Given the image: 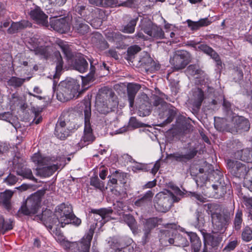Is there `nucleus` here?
Here are the masks:
<instances>
[{
  "label": "nucleus",
  "instance_id": "49530a36",
  "mask_svg": "<svg viewBox=\"0 0 252 252\" xmlns=\"http://www.w3.org/2000/svg\"><path fill=\"white\" fill-rule=\"evenodd\" d=\"M205 206L207 207V211L211 215L212 218L214 214H221L218 212L220 210V206L218 204L209 203L205 204Z\"/></svg>",
  "mask_w": 252,
  "mask_h": 252
},
{
  "label": "nucleus",
  "instance_id": "6e6552de",
  "mask_svg": "<svg viewBox=\"0 0 252 252\" xmlns=\"http://www.w3.org/2000/svg\"><path fill=\"white\" fill-rule=\"evenodd\" d=\"M42 192L37 191L32 194L19 209L18 213L26 216H32L37 213L41 201Z\"/></svg>",
  "mask_w": 252,
  "mask_h": 252
},
{
  "label": "nucleus",
  "instance_id": "9b49d317",
  "mask_svg": "<svg viewBox=\"0 0 252 252\" xmlns=\"http://www.w3.org/2000/svg\"><path fill=\"white\" fill-rule=\"evenodd\" d=\"M141 30L155 40L165 38V33L162 28L153 24L151 21L145 20L141 25Z\"/></svg>",
  "mask_w": 252,
  "mask_h": 252
},
{
  "label": "nucleus",
  "instance_id": "aec40b11",
  "mask_svg": "<svg viewBox=\"0 0 252 252\" xmlns=\"http://www.w3.org/2000/svg\"><path fill=\"white\" fill-rule=\"evenodd\" d=\"M32 41L34 43L32 45V47L30 48L31 50L33 51L34 54L36 55L39 56L42 58L46 59L49 58L51 56V52L50 48L48 46H39V42H35L33 39Z\"/></svg>",
  "mask_w": 252,
  "mask_h": 252
},
{
  "label": "nucleus",
  "instance_id": "20e7f679",
  "mask_svg": "<svg viewBox=\"0 0 252 252\" xmlns=\"http://www.w3.org/2000/svg\"><path fill=\"white\" fill-rule=\"evenodd\" d=\"M173 192L169 190L158 193L156 196L155 207L157 210L161 212H166L168 211L172 206L173 202H178L183 192L180 189L172 186Z\"/></svg>",
  "mask_w": 252,
  "mask_h": 252
},
{
  "label": "nucleus",
  "instance_id": "8fccbe9b",
  "mask_svg": "<svg viewBox=\"0 0 252 252\" xmlns=\"http://www.w3.org/2000/svg\"><path fill=\"white\" fill-rule=\"evenodd\" d=\"M186 71L188 74L191 76L201 74L202 72V70H201L196 64L189 65Z\"/></svg>",
  "mask_w": 252,
  "mask_h": 252
},
{
  "label": "nucleus",
  "instance_id": "7c9ffc66",
  "mask_svg": "<svg viewBox=\"0 0 252 252\" xmlns=\"http://www.w3.org/2000/svg\"><path fill=\"white\" fill-rule=\"evenodd\" d=\"M13 192L6 190L1 192L0 194V202H1L3 206L7 209H11V199L13 196Z\"/></svg>",
  "mask_w": 252,
  "mask_h": 252
},
{
  "label": "nucleus",
  "instance_id": "69168bd1",
  "mask_svg": "<svg viewBox=\"0 0 252 252\" xmlns=\"http://www.w3.org/2000/svg\"><path fill=\"white\" fill-rule=\"evenodd\" d=\"M18 181L17 178L12 174H10L5 179L4 181L9 185H14Z\"/></svg>",
  "mask_w": 252,
  "mask_h": 252
},
{
  "label": "nucleus",
  "instance_id": "bf43d9fd",
  "mask_svg": "<svg viewBox=\"0 0 252 252\" xmlns=\"http://www.w3.org/2000/svg\"><path fill=\"white\" fill-rule=\"evenodd\" d=\"M93 63L90 61V73L88 75L86 78L84 79L83 81L84 83H85L86 81L87 83L93 81L94 75L95 72V67L93 64Z\"/></svg>",
  "mask_w": 252,
  "mask_h": 252
},
{
  "label": "nucleus",
  "instance_id": "5701e85b",
  "mask_svg": "<svg viewBox=\"0 0 252 252\" xmlns=\"http://www.w3.org/2000/svg\"><path fill=\"white\" fill-rule=\"evenodd\" d=\"M51 25L55 30L62 33L67 32L70 29L69 23L63 18L52 21Z\"/></svg>",
  "mask_w": 252,
  "mask_h": 252
},
{
  "label": "nucleus",
  "instance_id": "bb28decb",
  "mask_svg": "<svg viewBox=\"0 0 252 252\" xmlns=\"http://www.w3.org/2000/svg\"><path fill=\"white\" fill-rule=\"evenodd\" d=\"M31 26V24L27 20H22L19 22H13L8 29L7 32L9 34H14L20 30Z\"/></svg>",
  "mask_w": 252,
  "mask_h": 252
},
{
  "label": "nucleus",
  "instance_id": "4d7b16f0",
  "mask_svg": "<svg viewBox=\"0 0 252 252\" xmlns=\"http://www.w3.org/2000/svg\"><path fill=\"white\" fill-rule=\"evenodd\" d=\"M187 234L190 239L191 246L195 245L201 244V241L196 233L190 232H188Z\"/></svg>",
  "mask_w": 252,
  "mask_h": 252
},
{
  "label": "nucleus",
  "instance_id": "f8f14e48",
  "mask_svg": "<svg viewBox=\"0 0 252 252\" xmlns=\"http://www.w3.org/2000/svg\"><path fill=\"white\" fill-rule=\"evenodd\" d=\"M227 164L232 175L236 177L246 178L249 168L245 164L233 159H228Z\"/></svg>",
  "mask_w": 252,
  "mask_h": 252
},
{
  "label": "nucleus",
  "instance_id": "473e14b6",
  "mask_svg": "<svg viewBox=\"0 0 252 252\" xmlns=\"http://www.w3.org/2000/svg\"><path fill=\"white\" fill-rule=\"evenodd\" d=\"M187 23L189 27L193 31L197 30L202 27L207 26L211 23L208 18L201 19L197 22H193L190 20H188Z\"/></svg>",
  "mask_w": 252,
  "mask_h": 252
},
{
  "label": "nucleus",
  "instance_id": "a211bd4d",
  "mask_svg": "<svg viewBox=\"0 0 252 252\" xmlns=\"http://www.w3.org/2000/svg\"><path fill=\"white\" fill-rule=\"evenodd\" d=\"M112 209L106 208L92 210L91 213L95 215L94 216V220H96L97 221L100 220L99 222L96 223V225L99 223L100 226H102L108 220H105V219L109 217V215L112 214Z\"/></svg>",
  "mask_w": 252,
  "mask_h": 252
},
{
  "label": "nucleus",
  "instance_id": "864d4df0",
  "mask_svg": "<svg viewBox=\"0 0 252 252\" xmlns=\"http://www.w3.org/2000/svg\"><path fill=\"white\" fill-rule=\"evenodd\" d=\"M242 239L246 242H249L252 239V230L248 227H246L242 233Z\"/></svg>",
  "mask_w": 252,
  "mask_h": 252
},
{
  "label": "nucleus",
  "instance_id": "393cba45",
  "mask_svg": "<svg viewBox=\"0 0 252 252\" xmlns=\"http://www.w3.org/2000/svg\"><path fill=\"white\" fill-rule=\"evenodd\" d=\"M198 50L210 56L217 63L218 65L221 64V61L218 53L211 47L206 44H201L197 46Z\"/></svg>",
  "mask_w": 252,
  "mask_h": 252
},
{
  "label": "nucleus",
  "instance_id": "e433bc0d",
  "mask_svg": "<svg viewBox=\"0 0 252 252\" xmlns=\"http://www.w3.org/2000/svg\"><path fill=\"white\" fill-rule=\"evenodd\" d=\"M54 54L56 62V73L54 76V77L55 78H58L60 75L61 72L63 69V62L59 51H55Z\"/></svg>",
  "mask_w": 252,
  "mask_h": 252
},
{
  "label": "nucleus",
  "instance_id": "338daca9",
  "mask_svg": "<svg viewBox=\"0 0 252 252\" xmlns=\"http://www.w3.org/2000/svg\"><path fill=\"white\" fill-rule=\"evenodd\" d=\"M114 208L117 210V212L121 214V212L125 210L126 205L122 201H117L114 204Z\"/></svg>",
  "mask_w": 252,
  "mask_h": 252
},
{
  "label": "nucleus",
  "instance_id": "9d476101",
  "mask_svg": "<svg viewBox=\"0 0 252 252\" xmlns=\"http://www.w3.org/2000/svg\"><path fill=\"white\" fill-rule=\"evenodd\" d=\"M230 221L229 215L224 213L214 214L212 218V232L214 233H223Z\"/></svg>",
  "mask_w": 252,
  "mask_h": 252
},
{
  "label": "nucleus",
  "instance_id": "f3484780",
  "mask_svg": "<svg viewBox=\"0 0 252 252\" xmlns=\"http://www.w3.org/2000/svg\"><path fill=\"white\" fill-rule=\"evenodd\" d=\"M94 235V230L91 227L89 232L82 240L76 243V247L78 252H89L91 245V242Z\"/></svg>",
  "mask_w": 252,
  "mask_h": 252
},
{
  "label": "nucleus",
  "instance_id": "3c124183",
  "mask_svg": "<svg viewBox=\"0 0 252 252\" xmlns=\"http://www.w3.org/2000/svg\"><path fill=\"white\" fill-rule=\"evenodd\" d=\"M90 185L100 190H102L104 186L103 182L100 181L97 176L91 177L90 179Z\"/></svg>",
  "mask_w": 252,
  "mask_h": 252
},
{
  "label": "nucleus",
  "instance_id": "603ef678",
  "mask_svg": "<svg viewBox=\"0 0 252 252\" xmlns=\"http://www.w3.org/2000/svg\"><path fill=\"white\" fill-rule=\"evenodd\" d=\"M167 111H168V117L165 120V122L166 124H168L173 121L174 117L177 114V109L176 108L169 104Z\"/></svg>",
  "mask_w": 252,
  "mask_h": 252
},
{
  "label": "nucleus",
  "instance_id": "f257e3e1",
  "mask_svg": "<svg viewBox=\"0 0 252 252\" xmlns=\"http://www.w3.org/2000/svg\"><path fill=\"white\" fill-rule=\"evenodd\" d=\"M50 210H46L43 211L41 215H36L34 217L35 220H41L47 225L50 229H57L59 226L64 227L63 223L72 214L73 211L70 204L63 203L57 206L56 209L55 214L53 215Z\"/></svg>",
  "mask_w": 252,
  "mask_h": 252
},
{
  "label": "nucleus",
  "instance_id": "a19ab883",
  "mask_svg": "<svg viewBox=\"0 0 252 252\" xmlns=\"http://www.w3.org/2000/svg\"><path fill=\"white\" fill-rule=\"evenodd\" d=\"M123 220L128 225L133 233L136 232L137 227L136 221L133 217L130 215H124L123 217Z\"/></svg>",
  "mask_w": 252,
  "mask_h": 252
},
{
  "label": "nucleus",
  "instance_id": "0eeeda50",
  "mask_svg": "<svg viewBox=\"0 0 252 252\" xmlns=\"http://www.w3.org/2000/svg\"><path fill=\"white\" fill-rule=\"evenodd\" d=\"M197 153V148L188 144L182 150L168 155L167 158L172 161L185 164L193 159Z\"/></svg>",
  "mask_w": 252,
  "mask_h": 252
},
{
  "label": "nucleus",
  "instance_id": "c756f323",
  "mask_svg": "<svg viewBox=\"0 0 252 252\" xmlns=\"http://www.w3.org/2000/svg\"><path fill=\"white\" fill-rule=\"evenodd\" d=\"M235 157L245 162L252 163V149H245L238 151L235 153Z\"/></svg>",
  "mask_w": 252,
  "mask_h": 252
},
{
  "label": "nucleus",
  "instance_id": "39448f33",
  "mask_svg": "<svg viewBox=\"0 0 252 252\" xmlns=\"http://www.w3.org/2000/svg\"><path fill=\"white\" fill-rule=\"evenodd\" d=\"M79 89V85L73 80L63 81L59 86L57 97L61 101H67L78 95Z\"/></svg>",
  "mask_w": 252,
  "mask_h": 252
},
{
  "label": "nucleus",
  "instance_id": "dca6fc26",
  "mask_svg": "<svg viewBox=\"0 0 252 252\" xmlns=\"http://www.w3.org/2000/svg\"><path fill=\"white\" fill-rule=\"evenodd\" d=\"M29 14L31 17L38 24L47 27L48 26V16L38 6H35L32 9Z\"/></svg>",
  "mask_w": 252,
  "mask_h": 252
},
{
  "label": "nucleus",
  "instance_id": "a18cd8bd",
  "mask_svg": "<svg viewBox=\"0 0 252 252\" xmlns=\"http://www.w3.org/2000/svg\"><path fill=\"white\" fill-rule=\"evenodd\" d=\"M189 243L187 238L178 234L175 236L174 246L185 247L189 246Z\"/></svg>",
  "mask_w": 252,
  "mask_h": 252
},
{
  "label": "nucleus",
  "instance_id": "ea45409f",
  "mask_svg": "<svg viewBox=\"0 0 252 252\" xmlns=\"http://www.w3.org/2000/svg\"><path fill=\"white\" fill-rule=\"evenodd\" d=\"M153 195L152 191L149 190L143 197L135 201L134 204L138 207L144 206L151 201Z\"/></svg>",
  "mask_w": 252,
  "mask_h": 252
},
{
  "label": "nucleus",
  "instance_id": "5fc2aeb1",
  "mask_svg": "<svg viewBox=\"0 0 252 252\" xmlns=\"http://www.w3.org/2000/svg\"><path fill=\"white\" fill-rule=\"evenodd\" d=\"M114 177L117 179V181H119L122 184H125L126 183V178L127 174L123 172H120L118 170L115 171L113 173Z\"/></svg>",
  "mask_w": 252,
  "mask_h": 252
},
{
  "label": "nucleus",
  "instance_id": "2eb2a0df",
  "mask_svg": "<svg viewBox=\"0 0 252 252\" xmlns=\"http://www.w3.org/2000/svg\"><path fill=\"white\" fill-rule=\"evenodd\" d=\"M221 234L206 233L203 234L205 247L207 245L210 246L214 250H217L220 247L222 241Z\"/></svg>",
  "mask_w": 252,
  "mask_h": 252
},
{
  "label": "nucleus",
  "instance_id": "ddd939ff",
  "mask_svg": "<svg viewBox=\"0 0 252 252\" xmlns=\"http://www.w3.org/2000/svg\"><path fill=\"white\" fill-rule=\"evenodd\" d=\"M72 32L78 35H83L89 32L90 27L82 17H75L72 21Z\"/></svg>",
  "mask_w": 252,
  "mask_h": 252
},
{
  "label": "nucleus",
  "instance_id": "423d86ee",
  "mask_svg": "<svg viewBox=\"0 0 252 252\" xmlns=\"http://www.w3.org/2000/svg\"><path fill=\"white\" fill-rule=\"evenodd\" d=\"M73 117V113L67 112L59 118L55 129V134L58 138L63 140L69 135L74 128L73 122L70 121Z\"/></svg>",
  "mask_w": 252,
  "mask_h": 252
},
{
  "label": "nucleus",
  "instance_id": "0e129e2a",
  "mask_svg": "<svg viewBox=\"0 0 252 252\" xmlns=\"http://www.w3.org/2000/svg\"><path fill=\"white\" fill-rule=\"evenodd\" d=\"M238 244L237 241H232L229 242L227 245L224 247L223 251L224 252H230L233 250Z\"/></svg>",
  "mask_w": 252,
  "mask_h": 252
},
{
  "label": "nucleus",
  "instance_id": "37998d69",
  "mask_svg": "<svg viewBox=\"0 0 252 252\" xmlns=\"http://www.w3.org/2000/svg\"><path fill=\"white\" fill-rule=\"evenodd\" d=\"M175 237H170V232L165 231L162 234L159 241L161 245L167 246L169 245H174Z\"/></svg>",
  "mask_w": 252,
  "mask_h": 252
},
{
  "label": "nucleus",
  "instance_id": "4c0bfd02",
  "mask_svg": "<svg viewBox=\"0 0 252 252\" xmlns=\"http://www.w3.org/2000/svg\"><path fill=\"white\" fill-rule=\"evenodd\" d=\"M141 65L146 72H152L156 69L155 63L151 57H145L141 61Z\"/></svg>",
  "mask_w": 252,
  "mask_h": 252
},
{
  "label": "nucleus",
  "instance_id": "6ab92c4d",
  "mask_svg": "<svg viewBox=\"0 0 252 252\" xmlns=\"http://www.w3.org/2000/svg\"><path fill=\"white\" fill-rule=\"evenodd\" d=\"M161 219L158 218H152L147 219L144 224L143 240L146 243L152 229H154L161 222Z\"/></svg>",
  "mask_w": 252,
  "mask_h": 252
},
{
  "label": "nucleus",
  "instance_id": "412c9836",
  "mask_svg": "<svg viewBox=\"0 0 252 252\" xmlns=\"http://www.w3.org/2000/svg\"><path fill=\"white\" fill-rule=\"evenodd\" d=\"M32 160L37 164L39 167H42L55 164V158L43 156L39 153H35L32 157Z\"/></svg>",
  "mask_w": 252,
  "mask_h": 252
},
{
  "label": "nucleus",
  "instance_id": "1a4fd4ad",
  "mask_svg": "<svg viewBox=\"0 0 252 252\" xmlns=\"http://www.w3.org/2000/svg\"><path fill=\"white\" fill-rule=\"evenodd\" d=\"M190 54L185 50H178L175 52L170 59V63L175 70L184 68L189 63Z\"/></svg>",
  "mask_w": 252,
  "mask_h": 252
},
{
  "label": "nucleus",
  "instance_id": "c03bdc74",
  "mask_svg": "<svg viewBox=\"0 0 252 252\" xmlns=\"http://www.w3.org/2000/svg\"><path fill=\"white\" fill-rule=\"evenodd\" d=\"M57 46L61 49L67 59H70L72 58L73 55L67 44L62 41H60L57 43Z\"/></svg>",
  "mask_w": 252,
  "mask_h": 252
},
{
  "label": "nucleus",
  "instance_id": "a878e982",
  "mask_svg": "<svg viewBox=\"0 0 252 252\" xmlns=\"http://www.w3.org/2000/svg\"><path fill=\"white\" fill-rule=\"evenodd\" d=\"M74 69L80 73L86 72L88 68V63L82 56L76 57L72 63Z\"/></svg>",
  "mask_w": 252,
  "mask_h": 252
},
{
  "label": "nucleus",
  "instance_id": "cd10ccee",
  "mask_svg": "<svg viewBox=\"0 0 252 252\" xmlns=\"http://www.w3.org/2000/svg\"><path fill=\"white\" fill-rule=\"evenodd\" d=\"M140 88V85L138 84L129 83L127 85V95L130 107H133L135 95Z\"/></svg>",
  "mask_w": 252,
  "mask_h": 252
},
{
  "label": "nucleus",
  "instance_id": "052dcab7",
  "mask_svg": "<svg viewBox=\"0 0 252 252\" xmlns=\"http://www.w3.org/2000/svg\"><path fill=\"white\" fill-rule=\"evenodd\" d=\"M144 124L139 122L135 117H131L129 121V126L134 128L143 127Z\"/></svg>",
  "mask_w": 252,
  "mask_h": 252
},
{
  "label": "nucleus",
  "instance_id": "7ed1b4c3",
  "mask_svg": "<svg viewBox=\"0 0 252 252\" xmlns=\"http://www.w3.org/2000/svg\"><path fill=\"white\" fill-rule=\"evenodd\" d=\"M78 111L84 113V136L81 139L80 142L77 143L78 149H80L91 143L93 142L95 137L92 133V129L90 123L91 116V103L90 99L85 98L79 103L77 106Z\"/></svg>",
  "mask_w": 252,
  "mask_h": 252
},
{
  "label": "nucleus",
  "instance_id": "4be33fe9",
  "mask_svg": "<svg viewBox=\"0 0 252 252\" xmlns=\"http://www.w3.org/2000/svg\"><path fill=\"white\" fill-rule=\"evenodd\" d=\"M108 248L106 252H120L123 250L124 252L127 248L122 240L118 239H111L108 243Z\"/></svg>",
  "mask_w": 252,
  "mask_h": 252
},
{
  "label": "nucleus",
  "instance_id": "f704fd0d",
  "mask_svg": "<svg viewBox=\"0 0 252 252\" xmlns=\"http://www.w3.org/2000/svg\"><path fill=\"white\" fill-rule=\"evenodd\" d=\"M235 127L237 130L248 131L250 129V123L243 117H237L234 119Z\"/></svg>",
  "mask_w": 252,
  "mask_h": 252
},
{
  "label": "nucleus",
  "instance_id": "b1692460",
  "mask_svg": "<svg viewBox=\"0 0 252 252\" xmlns=\"http://www.w3.org/2000/svg\"><path fill=\"white\" fill-rule=\"evenodd\" d=\"M154 99L153 105L155 107V110L159 116H162V114L167 111L169 104L165 102L162 98L158 96H154Z\"/></svg>",
  "mask_w": 252,
  "mask_h": 252
},
{
  "label": "nucleus",
  "instance_id": "c9c22d12",
  "mask_svg": "<svg viewBox=\"0 0 252 252\" xmlns=\"http://www.w3.org/2000/svg\"><path fill=\"white\" fill-rule=\"evenodd\" d=\"M13 228V221L9 219L5 220L3 217L0 215V235L4 234L7 231Z\"/></svg>",
  "mask_w": 252,
  "mask_h": 252
},
{
  "label": "nucleus",
  "instance_id": "58836bf2",
  "mask_svg": "<svg viewBox=\"0 0 252 252\" xmlns=\"http://www.w3.org/2000/svg\"><path fill=\"white\" fill-rule=\"evenodd\" d=\"M88 8L86 3L78 1L73 7V10L76 14L81 17L87 16Z\"/></svg>",
  "mask_w": 252,
  "mask_h": 252
},
{
  "label": "nucleus",
  "instance_id": "79ce46f5",
  "mask_svg": "<svg viewBox=\"0 0 252 252\" xmlns=\"http://www.w3.org/2000/svg\"><path fill=\"white\" fill-rule=\"evenodd\" d=\"M138 18L131 19L129 23L125 26L122 27L121 31L126 33H132L134 32L135 27L136 25Z\"/></svg>",
  "mask_w": 252,
  "mask_h": 252
},
{
  "label": "nucleus",
  "instance_id": "c85d7f7f",
  "mask_svg": "<svg viewBox=\"0 0 252 252\" xmlns=\"http://www.w3.org/2000/svg\"><path fill=\"white\" fill-rule=\"evenodd\" d=\"M133 0H127L120 4L117 0H102V7H115V6H125L126 7H132L134 6Z\"/></svg>",
  "mask_w": 252,
  "mask_h": 252
},
{
  "label": "nucleus",
  "instance_id": "f03ea898",
  "mask_svg": "<svg viewBox=\"0 0 252 252\" xmlns=\"http://www.w3.org/2000/svg\"><path fill=\"white\" fill-rule=\"evenodd\" d=\"M95 104L99 112L106 114L117 108L118 105V97L112 89L104 87L99 90Z\"/></svg>",
  "mask_w": 252,
  "mask_h": 252
},
{
  "label": "nucleus",
  "instance_id": "09e8293b",
  "mask_svg": "<svg viewBox=\"0 0 252 252\" xmlns=\"http://www.w3.org/2000/svg\"><path fill=\"white\" fill-rule=\"evenodd\" d=\"M242 222V212L241 211L238 210L235 214L234 225V228L236 230H239L241 227Z\"/></svg>",
  "mask_w": 252,
  "mask_h": 252
},
{
  "label": "nucleus",
  "instance_id": "2f4dec72",
  "mask_svg": "<svg viewBox=\"0 0 252 252\" xmlns=\"http://www.w3.org/2000/svg\"><path fill=\"white\" fill-rule=\"evenodd\" d=\"M204 98L203 92L199 88L193 91V105L197 109L199 108Z\"/></svg>",
  "mask_w": 252,
  "mask_h": 252
},
{
  "label": "nucleus",
  "instance_id": "680f3d73",
  "mask_svg": "<svg viewBox=\"0 0 252 252\" xmlns=\"http://www.w3.org/2000/svg\"><path fill=\"white\" fill-rule=\"evenodd\" d=\"M61 245L66 250H73L76 245V242H70L68 241L63 240L61 242Z\"/></svg>",
  "mask_w": 252,
  "mask_h": 252
},
{
  "label": "nucleus",
  "instance_id": "6e6d98bb",
  "mask_svg": "<svg viewBox=\"0 0 252 252\" xmlns=\"http://www.w3.org/2000/svg\"><path fill=\"white\" fill-rule=\"evenodd\" d=\"M81 223V220L80 219L77 218L73 213L63 223L64 226L66 224L71 223L75 225L78 226Z\"/></svg>",
  "mask_w": 252,
  "mask_h": 252
},
{
  "label": "nucleus",
  "instance_id": "e2e57ef3",
  "mask_svg": "<svg viewBox=\"0 0 252 252\" xmlns=\"http://www.w3.org/2000/svg\"><path fill=\"white\" fill-rule=\"evenodd\" d=\"M140 50L141 48L139 46L137 45H134L129 47L127 49V52L129 56H133L137 54Z\"/></svg>",
  "mask_w": 252,
  "mask_h": 252
},
{
  "label": "nucleus",
  "instance_id": "4468645a",
  "mask_svg": "<svg viewBox=\"0 0 252 252\" xmlns=\"http://www.w3.org/2000/svg\"><path fill=\"white\" fill-rule=\"evenodd\" d=\"M13 163L14 168L16 169V173L18 175L32 181L35 180L30 169L23 168L24 161L23 159L19 158L18 157H15L13 159Z\"/></svg>",
  "mask_w": 252,
  "mask_h": 252
},
{
  "label": "nucleus",
  "instance_id": "774afa93",
  "mask_svg": "<svg viewBox=\"0 0 252 252\" xmlns=\"http://www.w3.org/2000/svg\"><path fill=\"white\" fill-rule=\"evenodd\" d=\"M109 45L107 41L103 37L102 40L100 41L99 43L96 46V48L99 49L101 50H105L108 48Z\"/></svg>",
  "mask_w": 252,
  "mask_h": 252
},
{
  "label": "nucleus",
  "instance_id": "13d9d810",
  "mask_svg": "<svg viewBox=\"0 0 252 252\" xmlns=\"http://www.w3.org/2000/svg\"><path fill=\"white\" fill-rule=\"evenodd\" d=\"M103 37V36L100 33L94 32L92 35L91 40L92 44L96 47L100 41L102 40Z\"/></svg>",
  "mask_w": 252,
  "mask_h": 252
},
{
  "label": "nucleus",
  "instance_id": "de8ad7c7",
  "mask_svg": "<svg viewBox=\"0 0 252 252\" xmlns=\"http://www.w3.org/2000/svg\"><path fill=\"white\" fill-rule=\"evenodd\" d=\"M25 80V79L13 76L9 79L7 81V83L9 86H13L15 88L19 87L23 85Z\"/></svg>",
  "mask_w": 252,
  "mask_h": 252
},
{
  "label": "nucleus",
  "instance_id": "72a5a7b5",
  "mask_svg": "<svg viewBox=\"0 0 252 252\" xmlns=\"http://www.w3.org/2000/svg\"><path fill=\"white\" fill-rule=\"evenodd\" d=\"M56 164H51L42 167H39L38 173L42 176L48 177L52 175L57 169Z\"/></svg>",
  "mask_w": 252,
  "mask_h": 252
}]
</instances>
